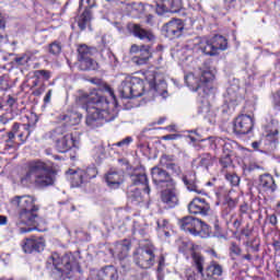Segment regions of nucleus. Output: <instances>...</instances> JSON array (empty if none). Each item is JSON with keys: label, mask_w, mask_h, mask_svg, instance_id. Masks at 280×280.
Wrapping results in <instances>:
<instances>
[{"label": "nucleus", "mask_w": 280, "mask_h": 280, "mask_svg": "<svg viewBox=\"0 0 280 280\" xmlns=\"http://www.w3.org/2000/svg\"><path fill=\"white\" fill-rule=\"evenodd\" d=\"M36 198L30 195L15 196L11 199V205L19 209L15 224L21 234L32 233L38 226V206Z\"/></svg>", "instance_id": "f257e3e1"}, {"label": "nucleus", "mask_w": 280, "mask_h": 280, "mask_svg": "<svg viewBox=\"0 0 280 280\" xmlns=\"http://www.w3.org/2000/svg\"><path fill=\"white\" fill-rule=\"evenodd\" d=\"M84 100H88V103L83 108L88 113L85 120L86 126L91 128H97V121H113L117 115L110 114L108 110V98L102 96L100 93L84 94Z\"/></svg>", "instance_id": "f03ea898"}, {"label": "nucleus", "mask_w": 280, "mask_h": 280, "mask_svg": "<svg viewBox=\"0 0 280 280\" xmlns=\"http://www.w3.org/2000/svg\"><path fill=\"white\" fill-rule=\"evenodd\" d=\"M22 183H28L35 187H49L56 183V172L49 164L43 161H33L28 164V171Z\"/></svg>", "instance_id": "7ed1b4c3"}, {"label": "nucleus", "mask_w": 280, "mask_h": 280, "mask_svg": "<svg viewBox=\"0 0 280 280\" xmlns=\"http://www.w3.org/2000/svg\"><path fill=\"white\" fill-rule=\"evenodd\" d=\"M52 266V276L56 279H62L71 272V270H80V264L73 254L68 253L60 257L58 253L51 254L47 260V268Z\"/></svg>", "instance_id": "20e7f679"}, {"label": "nucleus", "mask_w": 280, "mask_h": 280, "mask_svg": "<svg viewBox=\"0 0 280 280\" xmlns=\"http://www.w3.org/2000/svg\"><path fill=\"white\" fill-rule=\"evenodd\" d=\"M205 68L200 72V78H196L194 73L185 75V82L190 91H200L202 89L206 95H209V82L213 81V72H211V61H206Z\"/></svg>", "instance_id": "39448f33"}, {"label": "nucleus", "mask_w": 280, "mask_h": 280, "mask_svg": "<svg viewBox=\"0 0 280 280\" xmlns=\"http://www.w3.org/2000/svg\"><path fill=\"white\" fill-rule=\"evenodd\" d=\"M118 93L122 100H132L133 97H141L145 93V85L143 80L137 77H127L118 88Z\"/></svg>", "instance_id": "423d86ee"}, {"label": "nucleus", "mask_w": 280, "mask_h": 280, "mask_svg": "<svg viewBox=\"0 0 280 280\" xmlns=\"http://www.w3.org/2000/svg\"><path fill=\"white\" fill-rule=\"evenodd\" d=\"M271 126L273 129L269 130L264 139L252 143L254 150H261V148L268 152L277 150V145H279V120L271 118Z\"/></svg>", "instance_id": "0eeeda50"}, {"label": "nucleus", "mask_w": 280, "mask_h": 280, "mask_svg": "<svg viewBox=\"0 0 280 280\" xmlns=\"http://www.w3.org/2000/svg\"><path fill=\"white\" fill-rule=\"evenodd\" d=\"M154 248L152 245L149 247H140L133 253V261L136 266L148 270L154 266L156 255H154Z\"/></svg>", "instance_id": "6e6552de"}, {"label": "nucleus", "mask_w": 280, "mask_h": 280, "mask_svg": "<svg viewBox=\"0 0 280 280\" xmlns=\"http://www.w3.org/2000/svg\"><path fill=\"white\" fill-rule=\"evenodd\" d=\"M151 176L156 189H166L176 185V180H174L172 174L161 166L151 168Z\"/></svg>", "instance_id": "1a4fd4ad"}, {"label": "nucleus", "mask_w": 280, "mask_h": 280, "mask_svg": "<svg viewBox=\"0 0 280 280\" xmlns=\"http://www.w3.org/2000/svg\"><path fill=\"white\" fill-rule=\"evenodd\" d=\"M185 31V23L180 19H174L162 26V34L165 38L174 40V38H180Z\"/></svg>", "instance_id": "9d476101"}, {"label": "nucleus", "mask_w": 280, "mask_h": 280, "mask_svg": "<svg viewBox=\"0 0 280 280\" xmlns=\"http://www.w3.org/2000/svg\"><path fill=\"white\" fill-rule=\"evenodd\" d=\"M178 188H176V184H174L173 186H168L167 188H162L160 198L165 209H174L178 207Z\"/></svg>", "instance_id": "9b49d317"}, {"label": "nucleus", "mask_w": 280, "mask_h": 280, "mask_svg": "<svg viewBox=\"0 0 280 280\" xmlns=\"http://www.w3.org/2000/svg\"><path fill=\"white\" fill-rule=\"evenodd\" d=\"M206 141L209 143L211 150H218V148H222L223 154H228L230 156H233V152L235 148H237V142L228 138L222 139L210 137Z\"/></svg>", "instance_id": "f8f14e48"}, {"label": "nucleus", "mask_w": 280, "mask_h": 280, "mask_svg": "<svg viewBox=\"0 0 280 280\" xmlns=\"http://www.w3.org/2000/svg\"><path fill=\"white\" fill-rule=\"evenodd\" d=\"M253 126H255L253 117L242 114L233 122V132L235 135H248L253 130Z\"/></svg>", "instance_id": "ddd939ff"}, {"label": "nucleus", "mask_w": 280, "mask_h": 280, "mask_svg": "<svg viewBox=\"0 0 280 280\" xmlns=\"http://www.w3.org/2000/svg\"><path fill=\"white\" fill-rule=\"evenodd\" d=\"M119 279V273L115 266H106L102 270H92L88 280H117Z\"/></svg>", "instance_id": "4468645a"}, {"label": "nucleus", "mask_w": 280, "mask_h": 280, "mask_svg": "<svg viewBox=\"0 0 280 280\" xmlns=\"http://www.w3.org/2000/svg\"><path fill=\"white\" fill-rule=\"evenodd\" d=\"M22 250L28 255L32 253H43L45 250V238L30 237L22 242Z\"/></svg>", "instance_id": "2eb2a0df"}, {"label": "nucleus", "mask_w": 280, "mask_h": 280, "mask_svg": "<svg viewBox=\"0 0 280 280\" xmlns=\"http://www.w3.org/2000/svg\"><path fill=\"white\" fill-rule=\"evenodd\" d=\"M179 10H183V0H162L156 4V14H165V12H171L176 14Z\"/></svg>", "instance_id": "dca6fc26"}, {"label": "nucleus", "mask_w": 280, "mask_h": 280, "mask_svg": "<svg viewBox=\"0 0 280 280\" xmlns=\"http://www.w3.org/2000/svg\"><path fill=\"white\" fill-rule=\"evenodd\" d=\"M129 32L135 36V38H139L140 40H144L145 43H152L156 40V36L150 30H145L141 27L139 24H129Z\"/></svg>", "instance_id": "f3484780"}, {"label": "nucleus", "mask_w": 280, "mask_h": 280, "mask_svg": "<svg viewBox=\"0 0 280 280\" xmlns=\"http://www.w3.org/2000/svg\"><path fill=\"white\" fill-rule=\"evenodd\" d=\"M211 207L207 203L206 199L202 198H194L188 205L189 213L192 215H208Z\"/></svg>", "instance_id": "a211bd4d"}, {"label": "nucleus", "mask_w": 280, "mask_h": 280, "mask_svg": "<svg viewBox=\"0 0 280 280\" xmlns=\"http://www.w3.org/2000/svg\"><path fill=\"white\" fill-rule=\"evenodd\" d=\"M105 180L109 189H119L124 185V173L116 168H110L105 175Z\"/></svg>", "instance_id": "6ab92c4d"}, {"label": "nucleus", "mask_w": 280, "mask_h": 280, "mask_svg": "<svg viewBox=\"0 0 280 280\" xmlns=\"http://www.w3.org/2000/svg\"><path fill=\"white\" fill-rule=\"evenodd\" d=\"M182 231L196 235L197 229H200V219L194 217H184L178 221Z\"/></svg>", "instance_id": "aec40b11"}, {"label": "nucleus", "mask_w": 280, "mask_h": 280, "mask_svg": "<svg viewBox=\"0 0 280 280\" xmlns=\"http://www.w3.org/2000/svg\"><path fill=\"white\" fill-rule=\"evenodd\" d=\"M131 246L132 243L130 240H122L115 243L114 248L110 249V253L114 257H118V259H126V257H128V253H130Z\"/></svg>", "instance_id": "412c9836"}, {"label": "nucleus", "mask_w": 280, "mask_h": 280, "mask_svg": "<svg viewBox=\"0 0 280 280\" xmlns=\"http://www.w3.org/2000/svg\"><path fill=\"white\" fill-rule=\"evenodd\" d=\"M56 143V150L61 154H65L71 150V148H75V138H73V133L65 135L60 140Z\"/></svg>", "instance_id": "4be33fe9"}, {"label": "nucleus", "mask_w": 280, "mask_h": 280, "mask_svg": "<svg viewBox=\"0 0 280 280\" xmlns=\"http://www.w3.org/2000/svg\"><path fill=\"white\" fill-rule=\"evenodd\" d=\"M160 166L165 167L175 176H180V166L174 161V155L164 154L160 159Z\"/></svg>", "instance_id": "5701e85b"}, {"label": "nucleus", "mask_w": 280, "mask_h": 280, "mask_svg": "<svg viewBox=\"0 0 280 280\" xmlns=\"http://www.w3.org/2000/svg\"><path fill=\"white\" fill-rule=\"evenodd\" d=\"M259 187L262 191H269V194H275L277 191V184L275 183V177L270 174H264L259 177Z\"/></svg>", "instance_id": "b1692460"}, {"label": "nucleus", "mask_w": 280, "mask_h": 280, "mask_svg": "<svg viewBox=\"0 0 280 280\" xmlns=\"http://www.w3.org/2000/svg\"><path fill=\"white\" fill-rule=\"evenodd\" d=\"M66 174L73 187H80L82 184L86 183V179H84V170H68Z\"/></svg>", "instance_id": "393cba45"}, {"label": "nucleus", "mask_w": 280, "mask_h": 280, "mask_svg": "<svg viewBox=\"0 0 280 280\" xmlns=\"http://www.w3.org/2000/svg\"><path fill=\"white\" fill-rule=\"evenodd\" d=\"M138 57H133V62L136 65H148V60L152 58V46L150 45H141V49L139 51Z\"/></svg>", "instance_id": "a878e982"}, {"label": "nucleus", "mask_w": 280, "mask_h": 280, "mask_svg": "<svg viewBox=\"0 0 280 280\" xmlns=\"http://www.w3.org/2000/svg\"><path fill=\"white\" fill-rule=\"evenodd\" d=\"M183 183L188 191H195V194H205V190L198 186L196 182V174L186 175L183 177Z\"/></svg>", "instance_id": "bb28decb"}, {"label": "nucleus", "mask_w": 280, "mask_h": 280, "mask_svg": "<svg viewBox=\"0 0 280 280\" xmlns=\"http://www.w3.org/2000/svg\"><path fill=\"white\" fill-rule=\"evenodd\" d=\"M132 185H144L143 188L144 194H150V185H148V175L145 173L141 172H135L130 175Z\"/></svg>", "instance_id": "cd10ccee"}, {"label": "nucleus", "mask_w": 280, "mask_h": 280, "mask_svg": "<svg viewBox=\"0 0 280 280\" xmlns=\"http://www.w3.org/2000/svg\"><path fill=\"white\" fill-rule=\"evenodd\" d=\"M91 19H93V12L89 8L84 9L78 20V26L81 32H84L91 25Z\"/></svg>", "instance_id": "c85d7f7f"}, {"label": "nucleus", "mask_w": 280, "mask_h": 280, "mask_svg": "<svg viewBox=\"0 0 280 280\" xmlns=\"http://www.w3.org/2000/svg\"><path fill=\"white\" fill-rule=\"evenodd\" d=\"M199 49L202 51V54H206V56H218L215 48H213V43L209 38H202L200 40Z\"/></svg>", "instance_id": "c756f323"}, {"label": "nucleus", "mask_w": 280, "mask_h": 280, "mask_svg": "<svg viewBox=\"0 0 280 280\" xmlns=\"http://www.w3.org/2000/svg\"><path fill=\"white\" fill-rule=\"evenodd\" d=\"M97 68H98L97 61H95L91 57L79 60L80 71H95L97 70Z\"/></svg>", "instance_id": "7c9ffc66"}, {"label": "nucleus", "mask_w": 280, "mask_h": 280, "mask_svg": "<svg viewBox=\"0 0 280 280\" xmlns=\"http://www.w3.org/2000/svg\"><path fill=\"white\" fill-rule=\"evenodd\" d=\"M212 47L214 48V51L218 55V51H224L229 45L225 37L222 35H214L211 39Z\"/></svg>", "instance_id": "2f4dec72"}, {"label": "nucleus", "mask_w": 280, "mask_h": 280, "mask_svg": "<svg viewBox=\"0 0 280 280\" xmlns=\"http://www.w3.org/2000/svg\"><path fill=\"white\" fill-rule=\"evenodd\" d=\"M222 265L218 264V261L215 260H212L210 265L206 268L207 277H222Z\"/></svg>", "instance_id": "473e14b6"}, {"label": "nucleus", "mask_w": 280, "mask_h": 280, "mask_svg": "<svg viewBox=\"0 0 280 280\" xmlns=\"http://www.w3.org/2000/svg\"><path fill=\"white\" fill-rule=\"evenodd\" d=\"M65 135H69V132H67V126L61 125L49 131L48 137L55 141V143H58V141H60Z\"/></svg>", "instance_id": "72a5a7b5"}, {"label": "nucleus", "mask_w": 280, "mask_h": 280, "mask_svg": "<svg viewBox=\"0 0 280 280\" xmlns=\"http://www.w3.org/2000/svg\"><path fill=\"white\" fill-rule=\"evenodd\" d=\"M191 257L197 272H199L201 277H205V257L197 252H192Z\"/></svg>", "instance_id": "f704fd0d"}, {"label": "nucleus", "mask_w": 280, "mask_h": 280, "mask_svg": "<svg viewBox=\"0 0 280 280\" xmlns=\"http://www.w3.org/2000/svg\"><path fill=\"white\" fill-rule=\"evenodd\" d=\"M62 121H66L68 126H78L82 121V114L72 112L69 115L61 116Z\"/></svg>", "instance_id": "c9c22d12"}, {"label": "nucleus", "mask_w": 280, "mask_h": 280, "mask_svg": "<svg viewBox=\"0 0 280 280\" xmlns=\"http://www.w3.org/2000/svg\"><path fill=\"white\" fill-rule=\"evenodd\" d=\"M198 245H195L191 241H183L179 245V253H196Z\"/></svg>", "instance_id": "e433bc0d"}, {"label": "nucleus", "mask_w": 280, "mask_h": 280, "mask_svg": "<svg viewBox=\"0 0 280 280\" xmlns=\"http://www.w3.org/2000/svg\"><path fill=\"white\" fill-rule=\"evenodd\" d=\"M198 235L203 238L211 236V228L207 223L202 222V220H200V226L197 229L195 236Z\"/></svg>", "instance_id": "4c0bfd02"}, {"label": "nucleus", "mask_w": 280, "mask_h": 280, "mask_svg": "<svg viewBox=\"0 0 280 280\" xmlns=\"http://www.w3.org/2000/svg\"><path fill=\"white\" fill-rule=\"evenodd\" d=\"M78 54V60H84L85 58H91V56H93V51L85 44L79 46Z\"/></svg>", "instance_id": "58836bf2"}, {"label": "nucleus", "mask_w": 280, "mask_h": 280, "mask_svg": "<svg viewBox=\"0 0 280 280\" xmlns=\"http://www.w3.org/2000/svg\"><path fill=\"white\" fill-rule=\"evenodd\" d=\"M211 163H213V156H211V153H203L200 155L199 165H201V167L208 168Z\"/></svg>", "instance_id": "ea45409f"}, {"label": "nucleus", "mask_w": 280, "mask_h": 280, "mask_svg": "<svg viewBox=\"0 0 280 280\" xmlns=\"http://www.w3.org/2000/svg\"><path fill=\"white\" fill-rule=\"evenodd\" d=\"M85 183H89L91 178H95L97 176V168L95 166H89L85 171H83Z\"/></svg>", "instance_id": "a19ab883"}, {"label": "nucleus", "mask_w": 280, "mask_h": 280, "mask_svg": "<svg viewBox=\"0 0 280 280\" xmlns=\"http://www.w3.org/2000/svg\"><path fill=\"white\" fill-rule=\"evenodd\" d=\"M128 198L129 200H131L132 202H141L142 197H141V189L139 188H135L133 190H130L128 192Z\"/></svg>", "instance_id": "79ce46f5"}, {"label": "nucleus", "mask_w": 280, "mask_h": 280, "mask_svg": "<svg viewBox=\"0 0 280 280\" xmlns=\"http://www.w3.org/2000/svg\"><path fill=\"white\" fill-rule=\"evenodd\" d=\"M12 86L10 85V75L3 74L0 77V91H10Z\"/></svg>", "instance_id": "37998d69"}, {"label": "nucleus", "mask_w": 280, "mask_h": 280, "mask_svg": "<svg viewBox=\"0 0 280 280\" xmlns=\"http://www.w3.org/2000/svg\"><path fill=\"white\" fill-rule=\"evenodd\" d=\"M198 113H200L201 115H205V117H207V115L211 113V104H209V101L207 100L201 101Z\"/></svg>", "instance_id": "c03bdc74"}, {"label": "nucleus", "mask_w": 280, "mask_h": 280, "mask_svg": "<svg viewBox=\"0 0 280 280\" xmlns=\"http://www.w3.org/2000/svg\"><path fill=\"white\" fill-rule=\"evenodd\" d=\"M225 179L230 185H232V187H237V185H240V176L235 173H226Z\"/></svg>", "instance_id": "a18cd8bd"}, {"label": "nucleus", "mask_w": 280, "mask_h": 280, "mask_svg": "<svg viewBox=\"0 0 280 280\" xmlns=\"http://www.w3.org/2000/svg\"><path fill=\"white\" fill-rule=\"evenodd\" d=\"M167 84L165 81H162L159 85H153V90L156 91L165 100L167 97Z\"/></svg>", "instance_id": "49530a36"}, {"label": "nucleus", "mask_w": 280, "mask_h": 280, "mask_svg": "<svg viewBox=\"0 0 280 280\" xmlns=\"http://www.w3.org/2000/svg\"><path fill=\"white\" fill-rule=\"evenodd\" d=\"M3 30H5V21L0 20V32L1 31L3 32ZM8 43H9L8 36L0 34V51L1 49H3L4 45H8Z\"/></svg>", "instance_id": "de8ad7c7"}, {"label": "nucleus", "mask_w": 280, "mask_h": 280, "mask_svg": "<svg viewBox=\"0 0 280 280\" xmlns=\"http://www.w3.org/2000/svg\"><path fill=\"white\" fill-rule=\"evenodd\" d=\"M34 78H43V80H49L51 78V71L49 70H35L34 71Z\"/></svg>", "instance_id": "09e8293b"}, {"label": "nucleus", "mask_w": 280, "mask_h": 280, "mask_svg": "<svg viewBox=\"0 0 280 280\" xmlns=\"http://www.w3.org/2000/svg\"><path fill=\"white\" fill-rule=\"evenodd\" d=\"M62 51V45L58 42H54L49 46V52L52 54V56H58Z\"/></svg>", "instance_id": "8fccbe9b"}, {"label": "nucleus", "mask_w": 280, "mask_h": 280, "mask_svg": "<svg viewBox=\"0 0 280 280\" xmlns=\"http://www.w3.org/2000/svg\"><path fill=\"white\" fill-rule=\"evenodd\" d=\"M23 129L26 131V136H24V133H20L19 139H21V141L25 142V141H27V137H30V135H32V129H34V127L30 124H24Z\"/></svg>", "instance_id": "3c124183"}, {"label": "nucleus", "mask_w": 280, "mask_h": 280, "mask_svg": "<svg viewBox=\"0 0 280 280\" xmlns=\"http://www.w3.org/2000/svg\"><path fill=\"white\" fill-rule=\"evenodd\" d=\"M232 155H228V154H222L221 159H220V163L222 165V167L226 168V167H231V165H233V160L231 159Z\"/></svg>", "instance_id": "603ef678"}, {"label": "nucleus", "mask_w": 280, "mask_h": 280, "mask_svg": "<svg viewBox=\"0 0 280 280\" xmlns=\"http://www.w3.org/2000/svg\"><path fill=\"white\" fill-rule=\"evenodd\" d=\"M230 253H232V255H235L236 257H240V255H242V247H240L237 243L232 242L230 245Z\"/></svg>", "instance_id": "864d4df0"}, {"label": "nucleus", "mask_w": 280, "mask_h": 280, "mask_svg": "<svg viewBox=\"0 0 280 280\" xmlns=\"http://www.w3.org/2000/svg\"><path fill=\"white\" fill-rule=\"evenodd\" d=\"M30 60H32V57L28 54H25L22 57H16L14 62H16V65H27Z\"/></svg>", "instance_id": "5fc2aeb1"}, {"label": "nucleus", "mask_w": 280, "mask_h": 280, "mask_svg": "<svg viewBox=\"0 0 280 280\" xmlns=\"http://www.w3.org/2000/svg\"><path fill=\"white\" fill-rule=\"evenodd\" d=\"M130 143H132V137H127L119 142L114 143V145H116L117 148H124L130 145Z\"/></svg>", "instance_id": "6e6d98bb"}, {"label": "nucleus", "mask_w": 280, "mask_h": 280, "mask_svg": "<svg viewBox=\"0 0 280 280\" xmlns=\"http://www.w3.org/2000/svg\"><path fill=\"white\" fill-rule=\"evenodd\" d=\"M84 7V10H86V8L89 10H91L92 8H95V1L93 0H81L80 2V8Z\"/></svg>", "instance_id": "4d7b16f0"}, {"label": "nucleus", "mask_w": 280, "mask_h": 280, "mask_svg": "<svg viewBox=\"0 0 280 280\" xmlns=\"http://www.w3.org/2000/svg\"><path fill=\"white\" fill-rule=\"evenodd\" d=\"M254 253H259V238H254L247 243Z\"/></svg>", "instance_id": "13d9d810"}, {"label": "nucleus", "mask_w": 280, "mask_h": 280, "mask_svg": "<svg viewBox=\"0 0 280 280\" xmlns=\"http://www.w3.org/2000/svg\"><path fill=\"white\" fill-rule=\"evenodd\" d=\"M236 2H237V0H224L225 10H228V11L234 10Z\"/></svg>", "instance_id": "bf43d9fd"}, {"label": "nucleus", "mask_w": 280, "mask_h": 280, "mask_svg": "<svg viewBox=\"0 0 280 280\" xmlns=\"http://www.w3.org/2000/svg\"><path fill=\"white\" fill-rule=\"evenodd\" d=\"M44 91H45V83H42L40 86L37 88V89H35L32 94H33L35 97H40V94H42Z\"/></svg>", "instance_id": "052dcab7"}, {"label": "nucleus", "mask_w": 280, "mask_h": 280, "mask_svg": "<svg viewBox=\"0 0 280 280\" xmlns=\"http://www.w3.org/2000/svg\"><path fill=\"white\" fill-rule=\"evenodd\" d=\"M165 267V256H160L158 271L161 272Z\"/></svg>", "instance_id": "680f3d73"}, {"label": "nucleus", "mask_w": 280, "mask_h": 280, "mask_svg": "<svg viewBox=\"0 0 280 280\" xmlns=\"http://www.w3.org/2000/svg\"><path fill=\"white\" fill-rule=\"evenodd\" d=\"M141 51V46L133 44L130 47V54H139Z\"/></svg>", "instance_id": "e2e57ef3"}, {"label": "nucleus", "mask_w": 280, "mask_h": 280, "mask_svg": "<svg viewBox=\"0 0 280 280\" xmlns=\"http://www.w3.org/2000/svg\"><path fill=\"white\" fill-rule=\"evenodd\" d=\"M54 91L52 90H48V92L46 93L45 97H44V103L45 104H49V102H51V95H52Z\"/></svg>", "instance_id": "0e129e2a"}, {"label": "nucleus", "mask_w": 280, "mask_h": 280, "mask_svg": "<svg viewBox=\"0 0 280 280\" xmlns=\"http://www.w3.org/2000/svg\"><path fill=\"white\" fill-rule=\"evenodd\" d=\"M7 104H8V106H10V108H12V106H14V104H16V100L9 95L8 100H7Z\"/></svg>", "instance_id": "69168bd1"}, {"label": "nucleus", "mask_w": 280, "mask_h": 280, "mask_svg": "<svg viewBox=\"0 0 280 280\" xmlns=\"http://www.w3.org/2000/svg\"><path fill=\"white\" fill-rule=\"evenodd\" d=\"M233 226L234 229H236V231H238L240 226H242V219H235L233 222Z\"/></svg>", "instance_id": "338daca9"}, {"label": "nucleus", "mask_w": 280, "mask_h": 280, "mask_svg": "<svg viewBox=\"0 0 280 280\" xmlns=\"http://www.w3.org/2000/svg\"><path fill=\"white\" fill-rule=\"evenodd\" d=\"M269 222L272 224V226H277V215L276 214L269 215Z\"/></svg>", "instance_id": "774afa93"}]
</instances>
